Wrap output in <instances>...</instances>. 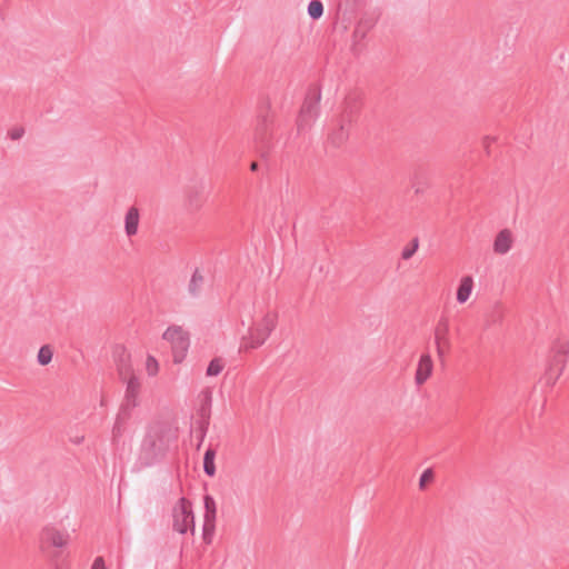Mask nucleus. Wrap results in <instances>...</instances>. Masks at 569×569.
Returning a JSON list of instances; mask_svg holds the SVG:
<instances>
[{
  "instance_id": "f03ea898",
  "label": "nucleus",
  "mask_w": 569,
  "mask_h": 569,
  "mask_svg": "<svg viewBox=\"0 0 569 569\" xmlns=\"http://www.w3.org/2000/svg\"><path fill=\"white\" fill-rule=\"evenodd\" d=\"M277 316L268 312L259 322L248 329V333L242 337V348H258L262 346L276 328Z\"/></svg>"
},
{
  "instance_id": "39448f33",
  "label": "nucleus",
  "mask_w": 569,
  "mask_h": 569,
  "mask_svg": "<svg viewBox=\"0 0 569 569\" xmlns=\"http://www.w3.org/2000/svg\"><path fill=\"white\" fill-rule=\"evenodd\" d=\"M162 338L172 345L174 362H181L189 348V338L184 330L179 326L169 327L163 332Z\"/></svg>"
},
{
  "instance_id": "4468645a",
  "label": "nucleus",
  "mask_w": 569,
  "mask_h": 569,
  "mask_svg": "<svg viewBox=\"0 0 569 569\" xmlns=\"http://www.w3.org/2000/svg\"><path fill=\"white\" fill-rule=\"evenodd\" d=\"M370 24L367 22H359L357 27L355 28L353 34H352V51L356 54H359L362 51V41L365 40L369 29Z\"/></svg>"
},
{
  "instance_id": "6e6552de",
  "label": "nucleus",
  "mask_w": 569,
  "mask_h": 569,
  "mask_svg": "<svg viewBox=\"0 0 569 569\" xmlns=\"http://www.w3.org/2000/svg\"><path fill=\"white\" fill-rule=\"evenodd\" d=\"M140 391V381L134 376L131 375L127 380L126 393L123 402L120 407L121 410H126L131 413V410L136 408L139 403L138 396Z\"/></svg>"
},
{
  "instance_id": "c756f323",
  "label": "nucleus",
  "mask_w": 569,
  "mask_h": 569,
  "mask_svg": "<svg viewBox=\"0 0 569 569\" xmlns=\"http://www.w3.org/2000/svg\"><path fill=\"white\" fill-rule=\"evenodd\" d=\"M91 569H106L103 559L101 557H97L92 563Z\"/></svg>"
},
{
  "instance_id": "c85d7f7f",
  "label": "nucleus",
  "mask_w": 569,
  "mask_h": 569,
  "mask_svg": "<svg viewBox=\"0 0 569 569\" xmlns=\"http://www.w3.org/2000/svg\"><path fill=\"white\" fill-rule=\"evenodd\" d=\"M197 197H198V193H197V192H190V193L188 194V197H187V198H188V203H189V206H190L191 208H193V209H197V208H199V206H200V203H199V201H198V198H197Z\"/></svg>"
},
{
  "instance_id": "ddd939ff",
  "label": "nucleus",
  "mask_w": 569,
  "mask_h": 569,
  "mask_svg": "<svg viewBox=\"0 0 569 569\" xmlns=\"http://www.w3.org/2000/svg\"><path fill=\"white\" fill-rule=\"evenodd\" d=\"M512 247V234L508 229L499 231L493 241V251L498 254H506Z\"/></svg>"
},
{
  "instance_id": "473e14b6",
  "label": "nucleus",
  "mask_w": 569,
  "mask_h": 569,
  "mask_svg": "<svg viewBox=\"0 0 569 569\" xmlns=\"http://www.w3.org/2000/svg\"><path fill=\"white\" fill-rule=\"evenodd\" d=\"M258 136L260 137V139H262V140L264 139V138L262 137V133H261L260 131L258 132Z\"/></svg>"
},
{
  "instance_id": "7ed1b4c3",
  "label": "nucleus",
  "mask_w": 569,
  "mask_h": 569,
  "mask_svg": "<svg viewBox=\"0 0 569 569\" xmlns=\"http://www.w3.org/2000/svg\"><path fill=\"white\" fill-rule=\"evenodd\" d=\"M320 100L321 92L318 88L308 91L297 121L298 132L309 129L311 123L317 120Z\"/></svg>"
},
{
  "instance_id": "9b49d317",
  "label": "nucleus",
  "mask_w": 569,
  "mask_h": 569,
  "mask_svg": "<svg viewBox=\"0 0 569 569\" xmlns=\"http://www.w3.org/2000/svg\"><path fill=\"white\" fill-rule=\"evenodd\" d=\"M432 360H431V357L429 353H423L421 357H420V360L418 362V367H417V370H416V383L418 386H421L422 383H425L427 381V379L430 377L431 372H432Z\"/></svg>"
},
{
  "instance_id": "7c9ffc66",
  "label": "nucleus",
  "mask_w": 569,
  "mask_h": 569,
  "mask_svg": "<svg viewBox=\"0 0 569 569\" xmlns=\"http://www.w3.org/2000/svg\"><path fill=\"white\" fill-rule=\"evenodd\" d=\"M250 169H251L252 171L258 170V163H257V162H252V163H251Z\"/></svg>"
},
{
  "instance_id": "f257e3e1",
  "label": "nucleus",
  "mask_w": 569,
  "mask_h": 569,
  "mask_svg": "<svg viewBox=\"0 0 569 569\" xmlns=\"http://www.w3.org/2000/svg\"><path fill=\"white\" fill-rule=\"evenodd\" d=\"M167 449L164 429L160 426L151 427L141 442L134 465L136 469L141 470L154 466L164 457Z\"/></svg>"
},
{
  "instance_id": "cd10ccee",
  "label": "nucleus",
  "mask_w": 569,
  "mask_h": 569,
  "mask_svg": "<svg viewBox=\"0 0 569 569\" xmlns=\"http://www.w3.org/2000/svg\"><path fill=\"white\" fill-rule=\"evenodd\" d=\"M432 476H433V473H432L431 469H426V470L421 473L420 479H419L420 488H423V487H425V485H426V482H428L429 480H431V479H432Z\"/></svg>"
},
{
  "instance_id": "412c9836",
  "label": "nucleus",
  "mask_w": 569,
  "mask_h": 569,
  "mask_svg": "<svg viewBox=\"0 0 569 569\" xmlns=\"http://www.w3.org/2000/svg\"><path fill=\"white\" fill-rule=\"evenodd\" d=\"M308 14L312 20L321 18L323 14V4L320 0H311L308 4Z\"/></svg>"
},
{
  "instance_id": "a878e982",
  "label": "nucleus",
  "mask_w": 569,
  "mask_h": 569,
  "mask_svg": "<svg viewBox=\"0 0 569 569\" xmlns=\"http://www.w3.org/2000/svg\"><path fill=\"white\" fill-rule=\"evenodd\" d=\"M24 134V129L22 127H14L8 132V137L11 140H20Z\"/></svg>"
},
{
  "instance_id": "b1692460",
  "label": "nucleus",
  "mask_w": 569,
  "mask_h": 569,
  "mask_svg": "<svg viewBox=\"0 0 569 569\" xmlns=\"http://www.w3.org/2000/svg\"><path fill=\"white\" fill-rule=\"evenodd\" d=\"M418 247H419V240H418V238H415L412 240V242H411V246L410 247H406L402 250V252H401L402 259H405V260L410 259L415 254V252L417 251Z\"/></svg>"
},
{
  "instance_id": "5701e85b",
  "label": "nucleus",
  "mask_w": 569,
  "mask_h": 569,
  "mask_svg": "<svg viewBox=\"0 0 569 569\" xmlns=\"http://www.w3.org/2000/svg\"><path fill=\"white\" fill-rule=\"evenodd\" d=\"M119 373L121 377L124 378L126 375L130 372V367L128 363V355L122 350V353L120 356V361L118 363Z\"/></svg>"
},
{
  "instance_id": "bb28decb",
  "label": "nucleus",
  "mask_w": 569,
  "mask_h": 569,
  "mask_svg": "<svg viewBox=\"0 0 569 569\" xmlns=\"http://www.w3.org/2000/svg\"><path fill=\"white\" fill-rule=\"evenodd\" d=\"M210 403H211V395H210V392H208L206 395V402L202 405V407L200 409V415L206 420H208V418H209L208 408L210 407Z\"/></svg>"
},
{
  "instance_id": "aec40b11",
  "label": "nucleus",
  "mask_w": 569,
  "mask_h": 569,
  "mask_svg": "<svg viewBox=\"0 0 569 569\" xmlns=\"http://www.w3.org/2000/svg\"><path fill=\"white\" fill-rule=\"evenodd\" d=\"M224 368V361L221 358H213L206 370L208 377H216L221 373Z\"/></svg>"
},
{
  "instance_id": "9d476101",
  "label": "nucleus",
  "mask_w": 569,
  "mask_h": 569,
  "mask_svg": "<svg viewBox=\"0 0 569 569\" xmlns=\"http://www.w3.org/2000/svg\"><path fill=\"white\" fill-rule=\"evenodd\" d=\"M204 505V521H203V532L204 535L208 532H212L214 529L216 513L217 507L213 497L210 495H206L203 497Z\"/></svg>"
},
{
  "instance_id": "f3484780",
  "label": "nucleus",
  "mask_w": 569,
  "mask_h": 569,
  "mask_svg": "<svg viewBox=\"0 0 569 569\" xmlns=\"http://www.w3.org/2000/svg\"><path fill=\"white\" fill-rule=\"evenodd\" d=\"M473 280L470 276H466L460 280L458 290H457V301L459 303H465L472 291Z\"/></svg>"
},
{
  "instance_id": "2eb2a0df",
  "label": "nucleus",
  "mask_w": 569,
  "mask_h": 569,
  "mask_svg": "<svg viewBox=\"0 0 569 569\" xmlns=\"http://www.w3.org/2000/svg\"><path fill=\"white\" fill-rule=\"evenodd\" d=\"M130 415L131 413L127 412L126 410H119L112 428V441L116 442L122 437L126 429V423L130 418Z\"/></svg>"
},
{
  "instance_id": "0eeeda50",
  "label": "nucleus",
  "mask_w": 569,
  "mask_h": 569,
  "mask_svg": "<svg viewBox=\"0 0 569 569\" xmlns=\"http://www.w3.org/2000/svg\"><path fill=\"white\" fill-rule=\"evenodd\" d=\"M569 353V346L567 342H560L556 347L555 356H553V362L550 366L548 370L549 379H552L556 381L560 375L562 373V370L565 368L567 357Z\"/></svg>"
},
{
  "instance_id": "20e7f679",
  "label": "nucleus",
  "mask_w": 569,
  "mask_h": 569,
  "mask_svg": "<svg viewBox=\"0 0 569 569\" xmlns=\"http://www.w3.org/2000/svg\"><path fill=\"white\" fill-rule=\"evenodd\" d=\"M172 518H173V530L184 535L188 532V530H191V532L194 531V516L192 511L191 502L184 498L181 497L172 510Z\"/></svg>"
},
{
  "instance_id": "1a4fd4ad",
  "label": "nucleus",
  "mask_w": 569,
  "mask_h": 569,
  "mask_svg": "<svg viewBox=\"0 0 569 569\" xmlns=\"http://www.w3.org/2000/svg\"><path fill=\"white\" fill-rule=\"evenodd\" d=\"M69 533L57 530L54 528H47L43 530L41 540L43 543L50 545L56 548H62L67 546Z\"/></svg>"
},
{
  "instance_id": "a211bd4d",
  "label": "nucleus",
  "mask_w": 569,
  "mask_h": 569,
  "mask_svg": "<svg viewBox=\"0 0 569 569\" xmlns=\"http://www.w3.org/2000/svg\"><path fill=\"white\" fill-rule=\"evenodd\" d=\"M204 283V278L200 273L199 269H196L190 278V281L188 283V292L191 297L197 298L199 297L202 287Z\"/></svg>"
},
{
  "instance_id": "423d86ee",
  "label": "nucleus",
  "mask_w": 569,
  "mask_h": 569,
  "mask_svg": "<svg viewBox=\"0 0 569 569\" xmlns=\"http://www.w3.org/2000/svg\"><path fill=\"white\" fill-rule=\"evenodd\" d=\"M449 330L448 318L441 317L435 328V345L440 360H443L447 350L450 348Z\"/></svg>"
},
{
  "instance_id": "f8f14e48",
  "label": "nucleus",
  "mask_w": 569,
  "mask_h": 569,
  "mask_svg": "<svg viewBox=\"0 0 569 569\" xmlns=\"http://www.w3.org/2000/svg\"><path fill=\"white\" fill-rule=\"evenodd\" d=\"M140 221L139 209L134 206L130 207L124 216V233L127 237H133L138 232Z\"/></svg>"
},
{
  "instance_id": "dca6fc26",
  "label": "nucleus",
  "mask_w": 569,
  "mask_h": 569,
  "mask_svg": "<svg viewBox=\"0 0 569 569\" xmlns=\"http://www.w3.org/2000/svg\"><path fill=\"white\" fill-rule=\"evenodd\" d=\"M349 136V121L342 120L339 128L329 136V141L335 147H340Z\"/></svg>"
},
{
  "instance_id": "4be33fe9",
  "label": "nucleus",
  "mask_w": 569,
  "mask_h": 569,
  "mask_svg": "<svg viewBox=\"0 0 569 569\" xmlns=\"http://www.w3.org/2000/svg\"><path fill=\"white\" fill-rule=\"evenodd\" d=\"M52 356H53V352H52L51 348L46 345L39 349L37 360H38L39 365L47 366L51 362Z\"/></svg>"
},
{
  "instance_id": "2f4dec72",
  "label": "nucleus",
  "mask_w": 569,
  "mask_h": 569,
  "mask_svg": "<svg viewBox=\"0 0 569 569\" xmlns=\"http://www.w3.org/2000/svg\"><path fill=\"white\" fill-rule=\"evenodd\" d=\"M206 431H207V429H206V428H202V430H201V440L204 438V436H206Z\"/></svg>"
},
{
  "instance_id": "393cba45",
  "label": "nucleus",
  "mask_w": 569,
  "mask_h": 569,
  "mask_svg": "<svg viewBox=\"0 0 569 569\" xmlns=\"http://www.w3.org/2000/svg\"><path fill=\"white\" fill-rule=\"evenodd\" d=\"M146 369H147V372L149 376L157 375V372L159 370V365H158V361L156 360V358H153L152 356H148L147 361H146Z\"/></svg>"
},
{
  "instance_id": "6ab92c4d",
  "label": "nucleus",
  "mask_w": 569,
  "mask_h": 569,
  "mask_svg": "<svg viewBox=\"0 0 569 569\" xmlns=\"http://www.w3.org/2000/svg\"><path fill=\"white\" fill-rule=\"evenodd\" d=\"M214 457L216 451L212 448H208L203 456V471L209 477H213L216 473Z\"/></svg>"
}]
</instances>
